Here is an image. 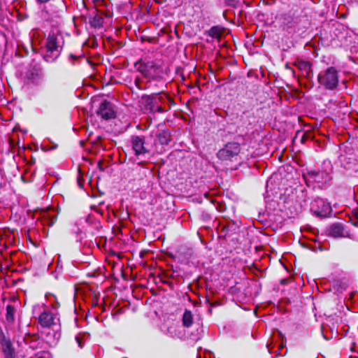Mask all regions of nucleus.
Segmentation results:
<instances>
[{
  "instance_id": "obj_1",
  "label": "nucleus",
  "mask_w": 358,
  "mask_h": 358,
  "mask_svg": "<svg viewBox=\"0 0 358 358\" xmlns=\"http://www.w3.org/2000/svg\"><path fill=\"white\" fill-rule=\"evenodd\" d=\"M141 103L144 108L152 113H164L170 110L173 101L164 93V90L150 95H143Z\"/></svg>"
},
{
  "instance_id": "obj_2",
  "label": "nucleus",
  "mask_w": 358,
  "mask_h": 358,
  "mask_svg": "<svg viewBox=\"0 0 358 358\" xmlns=\"http://www.w3.org/2000/svg\"><path fill=\"white\" fill-rule=\"evenodd\" d=\"M137 70L148 80V83L152 80H161L163 78V69L158 62L150 61L148 62H138L135 64Z\"/></svg>"
},
{
  "instance_id": "obj_3",
  "label": "nucleus",
  "mask_w": 358,
  "mask_h": 358,
  "mask_svg": "<svg viewBox=\"0 0 358 358\" xmlns=\"http://www.w3.org/2000/svg\"><path fill=\"white\" fill-rule=\"evenodd\" d=\"M63 43L62 36L60 34H50L46 40L44 59L47 62H52L58 58L62 50Z\"/></svg>"
},
{
  "instance_id": "obj_4",
  "label": "nucleus",
  "mask_w": 358,
  "mask_h": 358,
  "mask_svg": "<svg viewBox=\"0 0 358 358\" xmlns=\"http://www.w3.org/2000/svg\"><path fill=\"white\" fill-rule=\"evenodd\" d=\"M318 81L326 89L333 90L338 83V71L334 67H329L318 75Z\"/></svg>"
},
{
  "instance_id": "obj_5",
  "label": "nucleus",
  "mask_w": 358,
  "mask_h": 358,
  "mask_svg": "<svg viewBox=\"0 0 358 358\" xmlns=\"http://www.w3.org/2000/svg\"><path fill=\"white\" fill-rule=\"evenodd\" d=\"M40 325L45 328L59 326V317L56 310L45 308L38 318Z\"/></svg>"
},
{
  "instance_id": "obj_6",
  "label": "nucleus",
  "mask_w": 358,
  "mask_h": 358,
  "mask_svg": "<svg viewBox=\"0 0 358 358\" xmlns=\"http://www.w3.org/2000/svg\"><path fill=\"white\" fill-rule=\"evenodd\" d=\"M240 151L239 144L231 142L227 143L222 149H220L217 153V156L221 160H229L234 157L237 156Z\"/></svg>"
},
{
  "instance_id": "obj_7",
  "label": "nucleus",
  "mask_w": 358,
  "mask_h": 358,
  "mask_svg": "<svg viewBox=\"0 0 358 358\" xmlns=\"http://www.w3.org/2000/svg\"><path fill=\"white\" fill-rule=\"evenodd\" d=\"M311 210L319 217H327L331 213V208L324 199L317 198L311 203Z\"/></svg>"
},
{
  "instance_id": "obj_8",
  "label": "nucleus",
  "mask_w": 358,
  "mask_h": 358,
  "mask_svg": "<svg viewBox=\"0 0 358 358\" xmlns=\"http://www.w3.org/2000/svg\"><path fill=\"white\" fill-rule=\"evenodd\" d=\"M97 114L105 120H110L115 117L112 104L107 101H104L100 103Z\"/></svg>"
},
{
  "instance_id": "obj_9",
  "label": "nucleus",
  "mask_w": 358,
  "mask_h": 358,
  "mask_svg": "<svg viewBox=\"0 0 358 358\" xmlns=\"http://www.w3.org/2000/svg\"><path fill=\"white\" fill-rule=\"evenodd\" d=\"M310 179L318 183L325 184L331 180L330 173L327 171H310L308 173Z\"/></svg>"
},
{
  "instance_id": "obj_10",
  "label": "nucleus",
  "mask_w": 358,
  "mask_h": 358,
  "mask_svg": "<svg viewBox=\"0 0 358 358\" xmlns=\"http://www.w3.org/2000/svg\"><path fill=\"white\" fill-rule=\"evenodd\" d=\"M133 150L136 155L148 153L149 150L145 146V138L141 136H133L131 138Z\"/></svg>"
},
{
  "instance_id": "obj_11",
  "label": "nucleus",
  "mask_w": 358,
  "mask_h": 358,
  "mask_svg": "<svg viewBox=\"0 0 358 358\" xmlns=\"http://www.w3.org/2000/svg\"><path fill=\"white\" fill-rule=\"evenodd\" d=\"M329 235L334 238L344 236V228L340 223H334L329 228Z\"/></svg>"
},
{
  "instance_id": "obj_12",
  "label": "nucleus",
  "mask_w": 358,
  "mask_h": 358,
  "mask_svg": "<svg viewBox=\"0 0 358 358\" xmlns=\"http://www.w3.org/2000/svg\"><path fill=\"white\" fill-rule=\"evenodd\" d=\"M193 323V316L192 312L189 310H185L182 316V324L185 327H189Z\"/></svg>"
},
{
  "instance_id": "obj_13",
  "label": "nucleus",
  "mask_w": 358,
  "mask_h": 358,
  "mask_svg": "<svg viewBox=\"0 0 358 358\" xmlns=\"http://www.w3.org/2000/svg\"><path fill=\"white\" fill-rule=\"evenodd\" d=\"M148 81L145 83L143 79H141L139 77H136L134 79V85L136 87V88L139 90H145L150 87V85H148Z\"/></svg>"
},
{
  "instance_id": "obj_14",
  "label": "nucleus",
  "mask_w": 358,
  "mask_h": 358,
  "mask_svg": "<svg viewBox=\"0 0 358 358\" xmlns=\"http://www.w3.org/2000/svg\"><path fill=\"white\" fill-rule=\"evenodd\" d=\"M15 309L11 305H8L6 307V318L8 322H13L15 320Z\"/></svg>"
},
{
  "instance_id": "obj_15",
  "label": "nucleus",
  "mask_w": 358,
  "mask_h": 358,
  "mask_svg": "<svg viewBox=\"0 0 358 358\" xmlns=\"http://www.w3.org/2000/svg\"><path fill=\"white\" fill-rule=\"evenodd\" d=\"M3 352L6 358H15L14 350L10 343H8L3 348Z\"/></svg>"
},
{
  "instance_id": "obj_16",
  "label": "nucleus",
  "mask_w": 358,
  "mask_h": 358,
  "mask_svg": "<svg viewBox=\"0 0 358 358\" xmlns=\"http://www.w3.org/2000/svg\"><path fill=\"white\" fill-rule=\"evenodd\" d=\"M295 66H296L301 71H303L306 73H308L310 70V64L308 62L303 61H296L294 63Z\"/></svg>"
},
{
  "instance_id": "obj_17",
  "label": "nucleus",
  "mask_w": 358,
  "mask_h": 358,
  "mask_svg": "<svg viewBox=\"0 0 358 358\" xmlns=\"http://www.w3.org/2000/svg\"><path fill=\"white\" fill-rule=\"evenodd\" d=\"M159 143L162 145H168L170 141V135L167 132H162L158 136Z\"/></svg>"
},
{
  "instance_id": "obj_18",
  "label": "nucleus",
  "mask_w": 358,
  "mask_h": 358,
  "mask_svg": "<svg viewBox=\"0 0 358 358\" xmlns=\"http://www.w3.org/2000/svg\"><path fill=\"white\" fill-rule=\"evenodd\" d=\"M209 35L212 38H219L222 35V30L218 27H213L209 31Z\"/></svg>"
},
{
  "instance_id": "obj_19",
  "label": "nucleus",
  "mask_w": 358,
  "mask_h": 358,
  "mask_svg": "<svg viewBox=\"0 0 358 358\" xmlns=\"http://www.w3.org/2000/svg\"><path fill=\"white\" fill-rule=\"evenodd\" d=\"M350 220L354 226L358 227V207L352 211V218Z\"/></svg>"
},
{
  "instance_id": "obj_20",
  "label": "nucleus",
  "mask_w": 358,
  "mask_h": 358,
  "mask_svg": "<svg viewBox=\"0 0 358 358\" xmlns=\"http://www.w3.org/2000/svg\"><path fill=\"white\" fill-rule=\"evenodd\" d=\"M76 342L78 343V346H79L80 348H83V344H82V341H81V340L80 339V338L76 337Z\"/></svg>"
},
{
  "instance_id": "obj_21",
  "label": "nucleus",
  "mask_w": 358,
  "mask_h": 358,
  "mask_svg": "<svg viewBox=\"0 0 358 358\" xmlns=\"http://www.w3.org/2000/svg\"><path fill=\"white\" fill-rule=\"evenodd\" d=\"M100 21H101V18H100V17H99V19H98V22H97V24H94V25H95V26H96V25H100V24H101V22H100Z\"/></svg>"
},
{
  "instance_id": "obj_22",
  "label": "nucleus",
  "mask_w": 358,
  "mask_h": 358,
  "mask_svg": "<svg viewBox=\"0 0 358 358\" xmlns=\"http://www.w3.org/2000/svg\"><path fill=\"white\" fill-rule=\"evenodd\" d=\"M70 57H71V58H73V59H76L77 58L76 57L73 56V55H71Z\"/></svg>"
}]
</instances>
